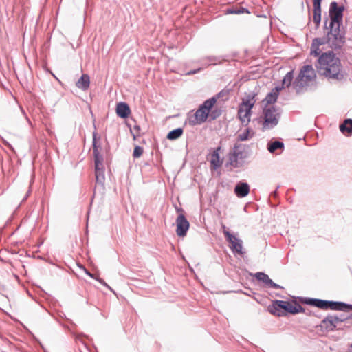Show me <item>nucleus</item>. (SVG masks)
<instances>
[{"instance_id":"nucleus-28","label":"nucleus","mask_w":352,"mask_h":352,"mask_svg":"<svg viewBox=\"0 0 352 352\" xmlns=\"http://www.w3.org/2000/svg\"><path fill=\"white\" fill-rule=\"evenodd\" d=\"M294 76H293V71H290L287 73V74L284 76L283 80H282V87H280L282 89L284 87H289L292 84V82L293 80Z\"/></svg>"},{"instance_id":"nucleus-26","label":"nucleus","mask_w":352,"mask_h":352,"mask_svg":"<svg viewBox=\"0 0 352 352\" xmlns=\"http://www.w3.org/2000/svg\"><path fill=\"white\" fill-rule=\"evenodd\" d=\"M216 102V98L213 96L204 101V103L200 106L202 107V109H205L207 112L210 113V111H211V109H212L213 106Z\"/></svg>"},{"instance_id":"nucleus-46","label":"nucleus","mask_w":352,"mask_h":352,"mask_svg":"<svg viewBox=\"0 0 352 352\" xmlns=\"http://www.w3.org/2000/svg\"><path fill=\"white\" fill-rule=\"evenodd\" d=\"M351 352H352V351H351Z\"/></svg>"},{"instance_id":"nucleus-19","label":"nucleus","mask_w":352,"mask_h":352,"mask_svg":"<svg viewBox=\"0 0 352 352\" xmlns=\"http://www.w3.org/2000/svg\"><path fill=\"white\" fill-rule=\"evenodd\" d=\"M130 108L125 102H119L117 104L116 113L117 115L121 118H126L130 114Z\"/></svg>"},{"instance_id":"nucleus-17","label":"nucleus","mask_w":352,"mask_h":352,"mask_svg":"<svg viewBox=\"0 0 352 352\" xmlns=\"http://www.w3.org/2000/svg\"><path fill=\"white\" fill-rule=\"evenodd\" d=\"M325 42L323 41V38H316L313 40L311 49H310V54L315 57H318L321 55V50L320 49V45L324 44Z\"/></svg>"},{"instance_id":"nucleus-2","label":"nucleus","mask_w":352,"mask_h":352,"mask_svg":"<svg viewBox=\"0 0 352 352\" xmlns=\"http://www.w3.org/2000/svg\"><path fill=\"white\" fill-rule=\"evenodd\" d=\"M282 310L292 314L305 312V309L297 302H294V305H292L289 301L276 300L273 301L272 305L268 307V311L275 316H283V311Z\"/></svg>"},{"instance_id":"nucleus-11","label":"nucleus","mask_w":352,"mask_h":352,"mask_svg":"<svg viewBox=\"0 0 352 352\" xmlns=\"http://www.w3.org/2000/svg\"><path fill=\"white\" fill-rule=\"evenodd\" d=\"M177 229L176 232L179 236H184L189 228L190 224L186 217L183 214L178 215L176 219Z\"/></svg>"},{"instance_id":"nucleus-4","label":"nucleus","mask_w":352,"mask_h":352,"mask_svg":"<svg viewBox=\"0 0 352 352\" xmlns=\"http://www.w3.org/2000/svg\"><path fill=\"white\" fill-rule=\"evenodd\" d=\"M255 102V94L250 93L243 98L242 102L239 107L238 117L245 126H247L250 122L252 109Z\"/></svg>"},{"instance_id":"nucleus-20","label":"nucleus","mask_w":352,"mask_h":352,"mask_svg":"<svg viewBox=\"0 0 352 352\" xmlns=\"http://www.w3.org/2000/svg\"><path fill=\"white\" fill-rule=\"evenodd\" d=\"M90 84V78L87 74H82L81 77L76 82L78 88L86 91L89 89Z\"/></svg>"},{"instance_id":"nucleus-44","label":"nucleus","mask_w":352,"mask_h":352,"mask_svg":"<svg viewBox=\"0 0 352 352\" xmlns=\"http://www.w3.org/2000/svg\"><path fill=\"white\" fill-rule=\"evenodd\" d=\"M87 274L89 275V276L94 278V275L92 274H91L90 272H86Z\"/></svg>"},{"instance_id":"nucleus-22","label":"nucleus","mask_w":352,"mask_h":352,"mask_svg":"<svg viewBox=\"0 0 352 352\" xmlns=\"http://www.w3.org/2000/svg\"><path fill=\"white\" fill-rule=\"evenodd\" d=\"M340 130L344 134L348 135H352V119H346L342 124L340 125Z\"/></svg>"},{"instance_id":"nucleus-13","label":"nucleus","mask_w":352,"mask_h":352,"mask_svg":"<svg viewBox=\"0 0 352 352\" xmlns=\"http://www.w3.org/2000/svg\"><path fill=\"white\" fill-rule=\"evenodd\" d=\"M327 309L349 311L352 310V305L343 302L328 300Z\"/></svg>"},{"instance_id":"nucleus-34","label":"nucleus","mask_w":352,"mask_h":352,"mask_svg":"<svg viewBox=\"0 0 352 352\" xmlns=\"http://www.w3.org/2000/svg\"><path fill=\"white\" fill-rule=\"evenodd\" d=\"M228 94H229L228 89H223L220 92H219L217 94L214 96V97L216 98V100H217L218 99L221 98V97H224V96L227 97Z\"/></svg>"},{"instance_id":"nucleus-40","label":"nucleus","mask_w":352,"mask_h":352,"mask_svg":"<svg viewBox=\"0 0 352 352\" xmlns=\"http://www.w3.org/2000/svg\"><path fill=\"white\" fill-rule=\"evenodd\" d=\"M207 58H208V61H209L210 63H212V62H214V61L217 60V58H216V57H214V56H209V57H208Z\"/></svg>"},{"instance_id":"nucleus-38","label":"nucleus","mask_w":352,"mask_h":352,"mask_svg":"<svg viewBox=\"0 0 352 352\" xmlns=\"http://www.w3.org/2000/svg\"><path fill=\"white\" fill-rule=\"evenodd\" d=\"M97 280H98L99 283H100L102 285H104V286L107 287L108 288L111 289V288L109 287V285H108L104 282V280L103 279H102V278H97Z\"/></svg>"},{"instance_id":"nucleus-33","label":"nucleus","mask_w":352,"mask_h":352,"mask_svg":"<svg viewBox=\"0 0 352 352\" xmlns=\"http://www.w3.org/2000/svg\"><path fill=\"white\" fill-rule=\"evenodd\" d=\"M210 112V116L212 120L217 118L221 114V111L219 109H211V111Z\"/></svg>"},{"instance_id":"nucleus-39","label":"nucleus","mask_w":352,"mask_h":352,"mask_svg":"<svg viewBox=\"0 0 352 352\" xmlns=\"http://www.w3.org/2000/svg\"><path fill=\"white\" fill-rule=\"evenodd\" d=\"M200 70H201V69H200V68H199V69H197L192 70V71L188 72V74H189V75L195 74L197 73V72H198L199 71H200Z\"/></svg>"},{"instance_id":"nucleus-27","label":"nucleus","mask_w":352,"mask_h":352,"mask_svg":"<svg viewBox=\"0 0 352 352\" xmlns=\"http://www.w3.org/2000/svg\"><path fill=\"white\" fill-rule=\"evenodd\" d=\"M183 134V129L182 128H177L170 131L166 138L170 140H175L180 138Z\"/></svg>"},{"instance_id":"nucleus-43","label":"nucleus","mask_w":352,"mask_h":352,"mask_svg":"<svg viewBox=\"0 0 352 352\" xmlns=\"http://www.w3.org/2000/svg\"><path fill=\"white\" fill-rule=\"evenodd\" d=\"M87 274L89 275V276L94 278V275L92 274H91L90 272H86Z\"/></svg>"},{"instance_id":"nucleus-36","label":"nucleus","mask_w":352,"mask_h":352,"mask_svg":"<svg viewBox=\"0 0 352 352\" xmlns=\"http://www.w3.org/2000/svg\"><path fill=\"white\" fill-rule=\"evenodd\" d=\"M332 320L333 321V324H335L336 327L338 323L344 321V319H341L339 317H338L336 316H333V315H332Z\"/></svg>"},{"instance_id":"nucleus-14","label":"nucleus","mask_w":352,"mask_h":352,"mask_svg":"<svg viewBox=\"0 0 352 352\" xmlns=\"http://www.w3.org/2000/svg\"><path fill=\"white\" fill-rule=\"evenodd\" d=\"M243 157V148L241 144H235L232 153H230L229 160L232 165L237 163L238 159Z\"/></svg>"},{"instance_id":"nucleus-25","label":"nucleus","mask_w":352,"mask_h":352,"mask_svg":"<svg viewBox=\"0 0 352 352\" xmlns=\"http://www.w3.org/2000/svg\"><path fill=\"white\" fill-rule=\"evenodd\" d=\"M283 148H284V144L280 141H274L267 144V150L271 153H274L278 149Z\"/></svg>"},{"instance_id":"nucleus-12","label":"nucleus","mask_w":352,"mask_h":352,"mask_svg":"<svg viewBox=\"0 0 352 352\" xmlns=\"http://www.w3.org/2000/svg\"><path fill=\"white\" fill-rule=\"evenodd\" d=\"M255 277L258 280L262 281L265 287L274 289H283V287L275 283L264 272H257Z\"/></svg>"},{"instance_id":"nucleus-5","label":"nucleus","mask_w":352,"mask_h":352,"mask_svg":"<svg viewBox=\"0 0 352 352\" xmlns=\"http://www.w3.org/2000/svg\"><path fill=\"white\" fill-rule=\"evenodd\" d=\"M263 131L270 130L274 128L279 122L281 110L275 106L265 107L263 109Z\"/></svg>"},{"instance_id":"nucleus-41","label":"nucleus","mask_w":352,"mask_h":352,"mask_svg":"<svg viewBox=\"0 0 352 352\" xmlns=\"http://www.w3.org/2000/svg\"><path fill=\"white\" fill-rule=\"evenodd\" d=\"M30 192H31V190H29L28 191V192L26 193V195H25V197L23 198V201L25 200V199L28 197V196H29V195H30Z\"/></svg>"},{"instance_id":"nucleus-7","label":"nucleus","mask_w":352,"mask_h":352,"mask_svg":"<svg viewBox=\"0 0 352 352\" xmlns=\"http://www.w3.org/2000/svg\"><path fill=\"white\" fill-rule=\"evenodd\" d=\"M344 6H338L337 2L333 1L329 7V22L331 24L342 23Z\"/></svg>"},{"instance_id":"nucleus-18","label":"nucleus","mask_w":352,"mask_h":352,"mask_svg":"<svg viewBox=\"0 0 352 352\" xmlns=\"http://www.w3.org/2000/svg\"><path fill=\"white\" fill-rule=\"evenodd\" d=\"M303 302L313 305L314 307L322 309H327V302L328 300L318 299V298H305L304 300H302Z\"/></svg>"},{"instance_id":"nucleus-29","label":"nucleus","mask_w":352,"mask_h":352,"mask_svg":"<svg viewBox=\"0 0 352 352\" xmlns=\"http://www.w3.org/2000/svg\"><path fill=\"white\" fill-rule=\"evenodd\" d=\"M250 132H251V130L250 128L245 129V130L243 133H239L238 135V138H237L238 140L245 141V140H248Z\"/></svg>"},{"instance_id":"nucleus-23","label":"nucleus","mask_w":352,"mask_h":352,"mask_svg":"<svg viewBox=\"0 0 352 352\" xmlns=\"http://www.w3.org/2000/svg\"><path fill=\"white\" fill-rule=\"evenodd\" d=\"M281 89V87H276L275 90H272L270 93L267 94L265 98L267 104H271L274 103L276 101L278 96V93Z\"/></svg>"},{"instance_id":"nucleus-32","label":"nucleus","mask_w":352,"mask_h":352,"mask_svg":"<svg viewBox=\"0 0 352 352\" xmlns=\"http://www.w3.org/2000/svg\"><path fill=\"white\" fill-rule=\"evenodd\" d=\"M143 153V148L140 146H136L134 148L133 156L135 158L140 157Z\"/></svg>"},{"instance_id":"nucleus-45","label":"nucleus","mask_w":352,"mask_h":352,"mask_svg":"<svg viewBox=\"0 0 352 352\" xmlns=\"http://www.w3.org/2000/svg\"><path fill=\"white\" fill-rule=\"evenodd\" d=\"M134 129L140 130V126H134Z\"/></svg>"},{"instance_id":"nucleus-21","label":"nucleus","mask_w":352,"mask_h":352,"mask_svg":"<svg viewBox=\"0 0 352 352\" xmlns=\"http://www.w3.org/2000/svg\"><path fill=\"white\" fill-rule=\"evenodd\" d=\"M342 23H336V25L331 24V22L328 25V19L324 21V27L327 32H331L333 34H344V32L340 30V26Z\"/></svg>"},{"instance_id":"nucleus-6","label":"nucleus","mask_w":352,"mask_h":352,"mask_svg":"<svg viewBox=\"0 0 352 352\" xmlns=\"http://www.w3.org/2000/svg\"><path fill=\"white\" fill-rule=\"evenodd\" d=\"M96 133L93 134V155L94 157L95 164V175L96 183L103 185L105 181L103 157L100 153L98 146H96Z\"/></svg>"},{"instance_id":"nucleus-15","label":"nucleus","mask_w":352,"mask_h":352,"mask_svg":"<svg viewBox=\"0 0 352 352\" xmlns=\"http://www.w3.org/2000/svg\"><path fill=\"white\" fill-rule=\"evenodd\" d=\"M314 10H313V21L318 28L321 21V3L322 0H312Z\"/></svg>"},{"instance_id":"nucleus-30","label":"nucleus","mask_w":352,"mask_h":352,"mask_svg":"<svg viewBox=\"0 0 352 352\" xmlns=\"http://www.w3.org/2000/svg\"><path fill=\"white\" fill-rule=\"evenodd\" d=\"M221 149L220 147H218L215 151H214L212 153V159L211 160V163L214 164L215 166L218 167L220 166V164H216V160L219 162V151Z\"/></svg>"},{"instance_id":"nucleus-31","label":"nucleus","mask_w":352,"mask_h":352,"mask_svg":"<svg viewBox=\"0 0 352 352\" xmlns=\"http://www.w3.org/2000/svg\"><path fill=\"white\" fill-rule=\"evenodd\" d=\"M228 12L230 14H243V13H249V11L246 8H236V9H234V8L230 9L228 10Z\"/></svg>"},{"instance_id":"nucleus-8","label":"nucleus","mask_w":352,"mask_h":352,"mask_svg":"<svg viewBox=\"0 0 352 352\" xmlns=\"http://www.w3.org/2000/svg\"><path fill=\"white\" fill-rule=\"evenodd\" d=\"M226 239L230 243V248L234 254L243 255L245 253L243 250V241L236 235H233L230 232H226Z\"/></svg>"},{"instance_id":"nucleus-24","label":"nucleus","mask_w":352,"mask_h":352,"mask_svg":"<svg viewBox=\"0 0 352 352\" xmlns=\"http://www.w3.org/2000/svg\"><path fill=\"white\" fill-rule=\"evenodd\" d=\"M321 327L325 328L328 331L333 330L336 327L332 320V315H329L322 320Z\"/></svg>"},{"instance_id":"nucleus-35","label":"nucleus","mask_w":352,"mask_h":352,"mask_svg":"<svg viewBox=\"0 0 352 352\" xmlns=\"http://www.w3.org/2000/svg\"><path fill=\"white\" fill-rule=\"evenodd\" d=\"M332 320L333 321V324H335L336 327L338 323L344 321V319H341L339 317H338L336 316H333V315H332Z\"/></svg>"},{"instance_id":"nucleus-16","label":"nucleus","mask_w":352,"mask_h":352,"mask_svg":"<svg viewBox=\"0 0 352 352\" xmlns=\"http://www.w3.org/2000/svg\"><path fill=\"white\" fill-rule=\"evenodd\" d=\"M250 192V186L246 182H240L234 187V193L238 197H245Z\"/></svg>"},{"instance_id":"nucleus-42","label":"nucleus","mask_w":352,"mask_h":352,"mask_svg":"<svg viewBox=\"0 0 352 352\" xmlns=\"http://www.w3.org/2000/svg\"><path fill=\"white\" fill-rule=\"evenodd\" d=\"M276 192H277V189H276V190H275L274 191H273V192L271 193V195L275 197V196L276 195Z\"/></svg>"},{"instance_id":"nucleus-1","label":"nucleus","mask_w":352,"mask_h":352,"mask_svg":"<svg viewBox=\"0 0 352 352\" xmlns=\"http://www.w3.org/2000/svg\"><path fill=\"white\" fill-rule=\"evenodd\" d=\"M315 67L320 76L332 82H342L347 75L340 59L332 51L322 53L317 58Z\"/></svg>"},{"instance_id":"nucleus-10","label":"nucleus","mask_w":352,"mask_h":352,"mask_svg":"<svg viewBox=\"0 0 352 352\" xmlns=\"http://www.w3.org/2000/svg\"><path fill=\"white\" fill-rule=\"evenodd\" d=\"M326 34L325 43L332 48L340 49L345 43L344 34H333L331 32H327Z\"/></svg>"},{"instance_id":"nucleus-37","label":"nucleus","mask_w":352,"mask_h":352,"mask_svg":"<svg viewBox=\"0 0 352 352\" xmlns=\"http://www.w3.org/2000/svg\"><path fill=\"white\" fill-rule=\"evenodd\" d=\"M221 228H222L224 236L226 237V232H230L229 230H228V228L225 225H222L221 226Z\"/></svg>"},{"instance_id":"nucleus-3","label":"nucleus","mask_w":352,"mask_h":352,"mask_svg":"<svg viewBox=\"0 0 352 352\" xmlns=\"http://www.w3.org/2000/svg\"><path fill=\"white\" fill-rule=\"evenodd\" d=\"M316 77V74L313 66L311 65H304L293 82L294 89L296 92H300L304 88L309 86Z\"/></svg>"},{"instance_id":"nucleus-9","label":"nucleus","mask_w":352,"mask_h":352,"mask_svg":"<svg viewBox=\"0 0 352 352\" xmlns=\"http://www.w3.org/2000/svg\"><path fill=\"white\" fill-rule=\"evenodd\" d=\"M209 114L208 112L200 106L193 115L188 116V124L192 126L201 124L206 121Z\"/></svg>"}]
</instances>
